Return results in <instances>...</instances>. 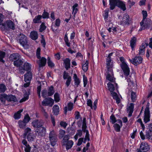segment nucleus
Returning <instances> with one entry per match:
<instances>
[{
  "mask_svg": "<svg viewBox=\"0 0 152 152\" xmlns=\"http://www.w3.org/2000/svg\"><path fill=\"white\" fill-rule=\"evenodd\" d=\"M110 8V10H113L115 6H117L123 11L126 10L124 3L120 0H109Z\"/></svg>",
  "mask_w": 152,
  "mask_h": 152,
  "instance_id": "nucleus-1",
  "label": "nucleus"
},
{
  "mask_svg": "<svg viewBox=\"0 0 152 152\" xmlns=\"http://www.w3.org/2000/svg\"><path fill=\"white\" fill-rule=\"evenodd\" d=\"M70 138L69 135H66L63 137L62 141L63 146H65L66 150L70 149L72 147L74 142L72 140H69Z\"/></svg>",
  "mask_w": 152,
  "mask_h": 152,
  "instance_id": "nucleus-2",
  "label": "nucleus"
},
{
  "mask_svg": "<svg viewBox=\"0 0 152 152\" xmlns=\"http://www.w3.org/2000/svg\"><path fill=\"white\" fill-rule=\"evenodd\" d=\"M49 137L51 145L53 147L54 146L57 141V137L54 130L50 132Z\"/></svg>",
  "mask_w": 152,
  "mask_h": 152,
  "instance_id": "nucleus-3",
  "label": "nucleus"
},
{
  "mask_svg": "<svg viewBox=\"0 0 152 152\" xmlns=\"http://www.w3.org/2000/svg\"><path fill=\"white\" fill-rule=\"evenodd\" d=\"M149 149V146L148 143L144 142L141 143L139 148L137 149V152H145Z\"/></svg>",
  "mask_w": 152,
  "mask_h": 152,
  "instance_id": "nucleus-4",
  "label": "nucleus"
},
{
  "mask_svg": "<svg viewBox=\"0 0 152 152\" xmlns=\"http://www.w3.org/2000/svg\"><path fill=\"white\" fill-rule=\"evenodd\" d=\"M140 24V27L139 29V31L148 29L150 26V23L147 20H142Z\"/></svg>",
  "mask_w": 152,
  "mask_h": 152,
  "instance_id": "nucleus-5",
  "label": "nucleus"
},
{
  "mask_svg": "<svg viewBox=\"0 0 152 152\" xmlns=\"http://www.w3.org/2000/svg\"><path fill=\"white\" fill-rule=\"evenodd\" d=\"M130 22L128 15L125 13L123 15L122 20L120 22V24L124 26L126 25L129 26L130 24Z\"/></svg>",
  "mask_w": 152,
  "mask_h": 152,
  "instance_id": "nucleus-6",
  "label": "nucleus"
},
{
  "mask_svg": "<svg viewBox=\"0 0 152 152\" xmlns=\"http://www.w3.org/2000/svg\"><path fill=\"white\" fill-rule=\"evenodd\" d=\"M120 65L124 75L126 77H127L129 75L130 70L127 64H120Z\"/></svg>",
  "mask_w": 152,
  "mask_h": 152,
  "instance_id": "nucleus-7",
  "label": "nucleus"
},
{
  "mask_svg": "<svg viewBox=\"0 0 152 152\" xmlns=\"http://www.w3.org/2000/svg\"><path fill=\"white\" fill-rule=\"evenodd\" d=\"M54 103V100L50 97L45 99L42 102V105L44 106L52 107Z\"/></svg>",
  "mask_w": 152,
  "mask_h": 152,
  "instance_id": "nucleus-8",
  "label": "nucleus"
},
{
  "mask_svg": "<svg viewBox=\"0 0 152 152\" xmlns=\"http://www.w3.org/2000/svg\"><path fill=\"white\" fill-rule=\"evenodd\" d=\"M31 65L27 62H25L23 67H20L19 68L20 73H24L26 71H28L31 69Z\"/></svg>",
  "mask_w": 152,
  "mask_h": 152,
  "instance_id": "nucleus-9",
  "label": "nucleus"
},
{
  "mask_svg": "<svg viewBox=\"0 0 152 152\" xmlns=\"http://www.w3.org/2000/svg\"><path fill=\"white\" fill-rule=\"evenodd\" d=\"M150 113L149 107L147 106L145 109L144 111V122L146 123L150 121Z\"/></svg>",
  "mask_w": 152,
  "mask_h": 152,
  "instance_id": "nucleus-10",
  "label": "nucleus"
},
{
  "mask_svg": "<svg viewBox=\"0 0 152 152\" xmlns=\"http://www.w3.org/2000/svg\"><path fill=\"white\" fill-rule=\"evenodd\" d=\"M19 42L20 44L23 47L27 44V40L26 37L22 34H20L19 37Z\"/></svg>",
  "mask_w": 152,
  "mask_h": 152,
  "instance_id": "nucleus-11",
  "label": "nucleus"
},
{
  "mask_svg": "<svg viewBox=\"0 0 152 152\" xmlns=\"http://www.w3.org/2000/svg\"><path fill=\"white\" fill-rule=\"evenodd\" d=\"M107 75L106 76V79L111 83L115 82V78L114 77L113 70L107 71Z\"/></svg>",
  "mask_w": 152,
  "mask_h": 152,
  "instance_id": "nucleus-12",
  "label": "nucleus"
},
{
  "mask_svg": "<svg viewBox=\"0 0 152 152\" xmlns=\"http://www.w3.org/2000/svg\"><path fill=\"white\" fill-rule=\"evenodd\" d=\"M108 89L110 92L113 91L115 89L118 88V84L115 82L111 83L109 82L107 84Z\"/></svg>",
  "mask_w": 152,
  "mask_h": 152,
  "instance_id": "nucleus-13",
  "label": "nucleus"
},
{
  "mask_svg": "<svg viewBox=\"0 0 152 152\" xmlns=\"http://www.w3.org/2000/svg\"><path fill=\"white\" fill-rule=\"evenodd\" d=\"M142 58L140 56H136L132 60H130L132 64L137 65L142 63Z\"/></svg>",
  "mask_w": 152,
  "mask_h": 152,
  "instance_id": "nucleus-14",
  "label": "nucleus"
},
{
  "mask_svg": "<svg viewBox=\"0 0 152 152\" xmlns=\"http://www.w3.org/2000/svg\"><path fill=\"white\" fill-rule=\"evenodd\" d=\"M5 25L6 27L14 30L15 29V24L12 21L10 20H7L5 23Z\"/></svg>",
  "mask_w": 152,
  "mask_h": 152,
  "instance_id": "nucleus-15",
  "label": "nucleus"
},
{
  "mask_svg": "<svg viewBox=\"0 0 152 152\" xmlns=\"http://www.w3.org/2000/svg\"><path fill=\"white\" fill-rule=\"evenodd\" d=\"M117 122L119 124L117 123L115 124H114L113 127L116 132H119L120 131V128L122 126V122L121 120L120 119H118L117 120Z\"/></svg>",
  "mask_w": 152,
  "mask_h": 152,
  "instance_id": "nucleus-16",
  "label": "nucleus"
},
{
  "mask_svg": "<svg viewBox=\"0 0 152 152\" xmlns=\"http://www.w3.org/2000/svg\"><path fill=\"white\" fill-rule=\"evenodd\" d=\"M36 132L39 135L42 136L45 133L46 129L45 128L41 126L39 128H37L36 130Z\"/></svg>",
  "mask_w": 152,
  "mask_h": 152,
  "instance_id": "nucleus-17",
  "label": "nucleus"
},
{
  "mask_svg": "<svg viewBox=\"0 0 152 152\" xmlns=\"http://www.w3.org/2000/svg\"><path fill=\"white\" fill-rule=\"evenodd\" d=\"M61 23L60 20L58 18L56 20L55 25L52 24L51 28L53 31H57L58 28L59 26Z\"/></svg>",
  "mask_w": 152,
  "mask_h": 152,
  "instance_id": "nucleus-18",
  "label": "nucleus"
},
{
  "mask_svg": "<svg viewBox=\"0 0 152 152\" xmlns=\"http://www.w3.org/2000/svg\"><path fill=\"white\" fill-rule=\"evenodd\" d=\"M73 103L69 102L67 106H65L64 108V113L66 114L67 111H71L73 109Z\"/></svg>",
  "mask_w": 152,
  "mask_h": 152,
  "instance_id": "nucleus-19",
  "label": "nucleus"
},
{
  "mask_svg": "<svg viewBox=\"0 0 152 152\" xmlns=\"http://www.w3.org/2000/svg\"><path fill=\"white\" fill-rule=\"evenodd\" d=\"M134 104L132 103H130L129 104V106L127 108V113H129V114L128 115V117H130L132 116V114L134 111Z\"/></svg>",
  "mask_w": 152,
  "mask_h": 152,
  "instance_id": "nucleus-20",
  "label": "nucleus"
},
{
  "mask_svg": "<svg viewBox=\"0 0 152 152\" xmlns=\"http://www.w3.org/2000/svg\"><path fill=\"white\" fill-rule=\"evenodd\" d=\"M39 60L37 61V62L38 64L40 67L44 66L46 63V59L44 57H42L39 59Z\"/></svg>",
  "mask_w": 152,
  "mask_h": 152,
  "instance_id": "nucleus-21",
  "label": "nucleus"
},
{
  "mask_svg": "<svg viewBox=\"0 0 152 152\" xmlns=\"http://www.w3.org/2000/svg\"><path fill=\"white\" fill-rule=\"evenodd\" d=\"M111 58H107L106 59V65L107 69V71L113 70V65L111 62Z\"/></svg>",
  "mask_w": 152,
  "mask_h": 152,
  "instance_id": "nucleus-22",
  "label": "nucleus"
},
{
  "mask_svg": "<svg viewBox=\"0 0 152 152\" xmlns=\"http://www.w3.org/2000/svg\"><path fill=\"white\" fill-rule=\"evenodd\" d=\"M32 125L34 127L37 128V129L41 127L42 125L41 121L37 120L33 121L32 123Z\"/></svg>",
  "mask_w": 152,
  "mask_h": 152,
  "instance_id": "nucleus-23",
  "label": "nucleus"
},
{
  "mask_svg": "<svg viewBox=\"0 0 152 152\" xmlns=\"http://www.w3.org/2000/svg\"><path fill=\"white\" fill-rule=\"evenodd\" d=\"M136 42L137 38L136 37H133L131 38L130 41V45L132 50H134L136 45Z\"/></svg>",
  "mask_w": 152,
  "mask_h": 152,
  "instance_id": "nucleus-24",
  "label": "nucleus"
},
{
  "mask_svg": "<svg viewBox=\"0 0 152 152\" xmlns=\"http://www.w3.org/2000/svg\"><path fill=\"white\" fill-rule=\"evenodd\" d=\"M148 45L147 43H142L140 48L139 54L140 55H143L145 53V49Z\"/></svg>",
  "mask_w": 152,
  "mask_h": 152,
  "instance_id": "nucleus-25",
  "label": "nucleus"
},
{
  "mask_svg": "<svg viewBox=\"0 0 152 152\" xmlns=\"http://www.w3.org/2000/svg\"><path fill=\"white\" fill-rule=\"evenodd\" d=\"M65 68L66 70H68L70 67V60L66 58L63 60Z\"/></svg>",
  "mask_w": 152,
  "mask_h": 152,
  "instance_id": "nucleus-26",
  "label": "nucleus"
},
{
  "mask_svg": "<svg viewBox=\"0 0 152 152\" xmlns=\"http://www.w3.org/2000/svg\"><path fill=\"white\" fill-rule=\"evenodd\" d=\"M7 100L8 102H16L18 100L15 95L12 94L7 95Z\"/></svg>",
  "mask_w": 152,
  "mask_h": 152,
  "instance_id": "nucleus-27",
  "label": "nucleus"
},
{
  "mask_svg": "<svg viewBox=\"0 0 152 152\" xmlns=\"http://www.w3.org/2000/svg\"><path fill=\"white\" fill-rule=\"evenodd\" d=\"M32 78L31 73L30 72H28L24 75V81L25 82H30Z\"/></svg>",
  "mask_w": 152,
  "mask_h": 152,
  "instance_id": "nucleus-28",
  "label": "nucleus"
},
{
  "mask_svg": "<svg viewBox=\"0 0 152 152\" xmlns=\"http://www.w3.org/2000/svg\"><path fill=\"white\" fill-rule=\"evenodd\" d=\"M20 56L17 53H13L10 55V60L14 61L18 59H19Z\"/></svg>",
  "mask_w": 152,
  "mask_h": 152,
  "instance_id": "nucleus-29",
  "label": "nucleus"
},
{
  "mask_svg": "<svg viewBox=\"0 0 152 152\" xmlns=\"http://www.w3.org/2000/svg\"><path fill=\"white\" fill-rule=\"evenodd\" d=\"M30 37L33 40H36L38 38L37 32L34 31H31L30 34Z\"/></svg>",
  "mask_w": 152,
  "mask_h": 152,
  "instance_id": "nucleus-30",
  "label": "nucleus"
},
{
  "mask_svg": "<svg viewBox=\"0 0 152 152\" xmlns=\"http://www.w3.org/2000/svg\"><path fill=\"white\" fill-rule=\"evenodd\" d=\"M42 18V16L41 15H39L35 16L33 19V23H41L42 22L41 19Z\"/></svg>",
  "mask_w": 152,
  "mask_h": 152,
  "instance_id": "nucleus-31",
  "label": "nucleus"
},
{
  "mask_svg": "<svg viewBox=\"0 0 152 152\" xmlns=\"http://www.w3.org/2000/svg\"><path fill=\"white\" fill-rule=\"evenodd\" d=\"M7 98V95L6 94L4 93L0 94V101L2 104H5Z\"/></svg>",
  "mask_w": 152,
  "mask_h": 152,
  "instance_id": "nucleus-32",
  "label": "nucleus"
},
{
  "mask_svg": "<svg viewBox=\"0 0 152 152\" xmlns=\"http://www.w3.org/2000/svg\"><path fill=\"white\" fill-rule=\"evenodd\" d=\"M73 78L74 79L75 84L76 87H78L80 83V81L79 79L78 78L76 74H74Z\"/></svg>",
  "mask_w": 152,
  "mask_h": 152,
  "instance_id": "nucleus-33",
  "label": "nucleus"
},
{
  "mask_svg": "<svg viewBox=\"0 0 152 152\" xmlns=\"http://www.w3.org/2000/svg\"><path fill=\"white\" fill-rule=\"evenodd\" d=\"M53 114L55 115H58L59 112V109L58 105H55L53 107Z\"/></svg>",
  "mask_w": 152,
  "mask_h": 152,
  "instance_id": "nucleus-34",
  "label": "nucleus"
},
{
  "mask_svg": "<svg viewBox=\"0 0 152 152\" xmlns=\"http://www.w3.org/2000/svg\"><path fill=\"white\" fill-rule=\"evenodd\" d=\"M72 14L75 16L76 14L77 13L78 9V4L77 3H75L72 6Z\"/></svg>",
  "mask_w": 152,
  "mask_h": 152,
  "instance_id": "nucleus-35",
  "label": "nucleus"
},
{
  "mask_svg": "<svg viewBox=\"0 0 152 152\" xmlns=\"http://www.w3.org/2000/svg\"><path fill=\"white\" fill-rule=\"evenodd\" d=\"M23 63V61L21 59H18L14 61L13 64L15 66L19 67H21L20 66Z\"/></svg>",
  "mask_w": 152,
  "mask_h": 152,
  "instance_id": "nucleus-36",
  "label": "nucleus"
},
{
  "mask_svg": "<svg viewBox=\"0 0 152 152\" xmlns=\"http://www.w3.org/2000/svg\"><path fill=\"white\" fill-rule=\"evenodd\" d=\"M27 138L28 141H33L34 140L35 137L34 134L32 132L26 136Z\"/></svg>",
  "mask_w": 152,
  "mask_h": 152,
  "instance_id": "nucleus-37",
  "label": "nucleus"
},
{
  "mask_svg": "<svg viewBox=\"0 0 152 152\" xmlns=\"http://www.w3.org/2000/svg\"><path fill=\"white\" fill-rule=\"evenodd\" d=\"M32 133L31 129L30 128L28 127L25 129L24 133L23 134V137L26 138V136Z\"/></svg>",
  "mask_w": 152,
  "mask_h": 152,
  "instance_id": "nucleus-38",
  "label": "nucleus"
},
{
  "mask_svg": "<svg viewBox=\"0 0 152 152\" xmlns=\"http://www.w3.org/2000/svg\"><path fill=\"white\" fill-rule=\"evenodd\" d=\"M23 111V109H21L14 114V117L15 119H18L20 118V113Z\"/></svg>",
  "mask_w": 152,
  "mask_h": 152,
  "instance_id": "nucleus-39",
  "label": "nucleus"
},
{
  "mask_svg": "<svg viewBox=\"0 0 152 152\" xmlns=\"http://www.w3.org/2000/svg\"><path fill=\"white\" fill-rule=\"evenodd\" d=\"M64 39L66 45L68 47H70L71 43L69 41L67 36V33H66L65 35Z\"/></svg>",
  "mask_w": 152,
  "mask_h": 152,
  "instance_id": "nucleus-40",
  "label": "nucleus"
},
{
  "mask_svg": "<svg viewBox=\"0 0 152 152\" xmlns=\"http://www.w3.org/2000/svg\"><path fill=\"white\" fill-rule=\"evenodd\" d=\"M54 93L53 87L52 86L49 88L48 92V96H50L52 95Z\"/></svg>",
  "mask_w": 152,
  "mask_h": 152,
  "instance_id": "nucleus-41",
  "label": "nucleus"
},
{
  "mask_svg": "<svg viewBox=\"0 0 152 152\" xmlns=\"http://www.w3.org/2000/svg\"><path fill=\"white\" fill-rule=\"evenodd\" d=\"M19 126L20 128L24 129L25 128L26 123L23 121H19L18 122Z\"/></svg>",
  "mask_w": 152,
  "mask_h": 152,
  "instance_id": "nucleus-42",
  "label": "nucleus"
},
{
  "mask_svg": "<svg viewBox=\"0 0 152 152\" xmlns=\"http://www.w3.org/2000/svg\"><path fill=\"white\" fill-rule=\"evenodd\" d=\"M7 90L5 85L3 83L0 84V93H4Z\"/></svg>",
  "mask_w": 152,
  "mask_h": 152,
  "instance_id": "nucleus-43",
  "label": "nucleus"
},
{
  "mask_svg": "<svg viewBox=\"0 0 152 152\" xmlns=\"http://www.w3.org/2000/svg\"><path fill=\"white\" fill-rule=\"evenodd\" d=\"M88 61H86L85 64L82 66V69L84 71L86 72L88 70Z\"/></svg>",
  "mask_w": 152,
  "mask_h": 152,
  "instance_id": "nucleus-44",
  "label": "nucleus"
},
{
  "mask_svg": "<svg viewBox=\"0 0 152 152\" xmlns=\"http://www.w3.org/2000/svg\"><path fill=\"white\" fill-rule=\"evenodd\" d=\"M48 64L49 66L52 68L54 66L55 64L54 63L50 60V57H48Z\"/></svg>",
  "mask_w": 152,
  "mask_h": 152,
  "instance_id": "nucleus-45",
  "label": "nucleus"
},
{
  "mask_svg": "<svg viewBox=\"0 0 152 152\" xmlns=\"http://www.w3.org/2000/svg\"><path fill=\"white\" fill-rule=\"evenodd\" d=\"M131 99L132 102H134L135 101L136 99V95L135 92L133 91L131 92Z\"/></svg>",
  "mask_w": 152,
  "mask_h": 152,
  "instance_id": "nucleus-46",
  "label": "nucleus"
},
{
  "mask_svg": "<svg viewBox=\"0 0 152 152\" xmlns=\"http://www.w3.org/2000/svg\"><path fill=\"white\" fill-rule=\"evenodd\" d=\"M146 137L147 139L152 141V132H147L146 134Z\"/></svg>",
  "mask_w": 152,
  "mask_h": 152,
  "instance_id": "nucleus-47",
  "label": "nucleus"
},
{
  "mask_svg": "<svg viewBox=\"0 0 152 152\" xmlns=\"http://www.w3.org/2000/svg\"><path fill=\"white\" fill-rule=\"evenodd\" d=\"M46 28L44 23L42 22L40 26L39 31L40 32H42L44 31Z\"/></svg>",
  "mask_w": 152,
  "mask_h": 152,
  "instance_id": "nucleus-48",
  "label": "nucleus"
},
{
  "mask_svg": "<svg viewBox=\"0 0 152 152\" xmlns=\"http://www.w3.org/2000/svg\"><path fill=\"white\" fill-rule=\"evenodd\" d=\"M54 99L55 101L56 102H58L60 101V95L58 93H56L54 94Z\"/></svg>",
  "mask_w": 152,
  "mask_h": 152,
  "instance_id": "nucleus-49",
  "label": "nucleus"
},
{
  "mask_svg": "<svg viewBox=\"0 0 152 152\" xmlns=\"http://www.w3.org/2000/svg\"><path fill=\"white\" fill-rule=\"evenodd\" d=\"M5 55V53L4 52L0 51V59L1 61L4 63V61L3 60Z\"/></svg>",
  "mask_w": 152,
  "mask_h": 152,
  "instance_id": "nucleus-50",
  "label": "nucleus"
},
{
  "mask_svg": "<svg viewBox=\"0 0 152 152\" xmlns=\"http://www.w3.org/2000/svg\"><path fill=\"white\" fill-rule=\"evenodd\" d=\"M110 122L113 124H114L117 121L116 120V118L114 115L112 114L110 117Z\"/></svg>",
  "mask_w": 152,
  "mask_h": 152,
  "instance_id": "nucleus-51",
  "label": "nucleus"
},
{
  "mask_svg": "<svg viewBox=\"0 0 152 152\" xmlns=\"http://www.w3.org/2000/svg\"><path fill=\"white\" fill-rule=\"evenodd\" d=\"M29 95L27 94H25L24 97L22 98L20 101V102L21 103L24 102L28 99Z\"/></svg>",
  "mask_w": 152,
  "mask_h": 152,
  "instance_id": "nucleus-52",
  "label": "nucleus"
},
{
  "mask_svg": "<svg viewBox=\"0 0 152 152\" xmlns=\"http://www.w3.org/2000/svg\"><path fill=\"white\" fill-rule=\"evenodd\" d=\"M30 119V118L28 115L27 114L24 116L23 121L27 124L29 121Z\"/></svg>",
  "mask_w": 152,
  "mask_h": 152,
  "instance_id": "nucleus-53",
  "label": "nucleus"
},
{
  "mask_svg": "<svg viewBox=\"0 0 152 152\" xmlns=\"http://www.w3.org/2000/svg\"><path fill=\"white\" fill-rule=\"evenodd\" d=\"M59 135V137L60 139L62 138L64 136L65 134V132L63 130H60Z\"/></svg>",
  "mask_w": 152,
  "mask_h": 152,
  "instance_id": "nucleus-54",
  "label": "nucleus"
},
{
  "mask_svg": "<svg viewBox=\"0 0 152 152\" xmlns=\"http://www.w3.org/2000/svg\"><path fill=\"white\" fill-rule=\"evenodd\" d=\"M130 78H129L128 77L126 78L127 82L128 83V85L131 86L134 84V82L132 80L130 76H129Z\"/></svg>",
  "mask_w": 152,
  "mask_h": 152,
  "instance_id": "nucleus-55",
  "label": "nucleus"
},
{
  "mask_svg": "<svg viewBox=\"0 0 152 152\" xmlns=\"http://www.w3.org/2000/svg\"><path fill=\"white\" fill-rule=\"evenodd\" d=\"M40 51L41 49L39 48H38L36 52V55L37 58L38 59H39L41 58L40 57Z\"/></svg>",
  "mask_w": 152,
  "mask_h": 152,
  "instance_id": "nucleus-56",
  "label": "nucleus"
},
{
  "mask_svg": "<svg viewBox=\"0 0 152 152\" xmlns=\"http://www.w3.org/2000/svg\"><path fill=\"white\" fill-rule=\"evenodd\" d=\"M83 86L86 87L88 83V80L87 77L84 75L83 76Z\"/></svg>",
  "mask_w": 152,
  "mask_h": 152,
  "instance_id": "nucleus-57",
  "label": "nucleus"
},
{
  "mask_svg": "<svg viewBox=\"0 0 152 152\" xmlns=\"http://www.w3.org/2000/svg\"><path fill=\"white\" fill-rule=\"evenodd\" d=\"M71 80L72 78L70 76H69L68 77L67 79V80L65 83L67 87H68L70 85Z\"/></svg>",
  "mask_w": 152,
  "mask_h": 152,
  "instance_id": "nucleus-58",
  "label": "nucleus"
},
{
  "mask_svg": "<svg viewBox=\"0 0 152 152\" xmlns=\"http://www.w3.org/2000/svg\"><path fill=\"white\" fill-rule=\"evenodd\" d=\"M41 16H42V17L44 19L49 18V14L47 12H44Z\"/></svg>",
  "mask_w": 152,
  "mask_h": 152,
  "instance_id": "nucleus-59",
  "label": "nucleus"
},
{
  "mask_svg": "<svg viewBox=\"0 0 152 152\" xmlns=\"http://www.w3.org/2000/svg\"><path fill=\"white\" fill-rule=\"evenodd\" d=\"M142 14L143 15L142 20H147L146 18L147 16V13L146 11L143 10L142 11Z\"/></svg>",
  "mask_w": 152,
  "mask_h": 152,
  "instance_id": "nucleus-60",
  "label": "nucleus"
},
{
  "mask_svg": "<svg viewBox=\"0 0 152 152\" xmlns=\"http://www.w3.org/2000/svg\"><path fill=\"white\" fill-rule=\"evenodd\" d=\"M103 16L104 19H106L108 18V10H105L104 11V14H103Z\"/></svg>",
  "mask_w": 152,
  "mask_h": 152,
  "instance_id": "nucleus-61",
  "label": "nucleus"
},
{
  "mask_svg": "<svg viewBox=\"0 0 152 152\" xmlns=\"http://www.w3.org/2000/svg\"><path fill=\"white\" fill-rule=\"evenodd\" d=\"M42 97L45 98L48 95V92L46 90H43L42 92Z\"/></svg>",
  "mask_w": 152,
  "mask_h": 152,
  "instance_id": "nucleus-62",
  "label": "nucleus"
},
{
  "mask_svg": "<svg viewBox=\"0 0 152 152\" xmlns=\"http://www.w3.org/2000/svg\"><path fill=\"white\" fill-rule=\"evenodd\" d=\"M42 38L41 40V43L43 46V47L45 48L46 45V42L43 35H42Z\"/></svg>",
  "mask_w": 152,
  "mask_h": 152,
  "instance_id": "nucleus-63",
  "label": "nucleus"
},
{
  "mask_svg": "<svg viewBox=\"0 0 152 152\" xmlns=\"http://www.w3.org/2000/svg\"><path fill=\"white\" fill-rule=\"evenodd\" d=\"M88 106H90L91 109H93V107L92 101L91 99H88L87 102Z\"/></svg>",
  "mask_w": 152,
  "mask_h": 152,
  "instance_id": "nucleus-64",
  "label": "nucleus"
}]
</instances>
